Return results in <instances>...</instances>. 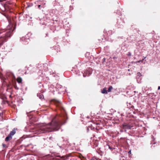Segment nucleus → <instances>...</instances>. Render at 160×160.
Masks as SVG:
<instances>
[{
    "mask_svg": "<svg viewBox=\"0 0 160 160\" xmlns=\"http://www.w3.org/2000/svg\"><path fill=\"white\" fill-rule=\"evenodd\" d=\"M51 103L54 104L57 108L59 109L62 113L65 112L61 115H57L52 120L51 122L46 124H42L38 128H36L35 133H44L47 132L58 130L61 126L66 122L67 116L65 110L61 102L56 99L51 100Z\"/></svg>",
    "mask_w": 160,
    "mask_h": 160,
    "instance_id": "nucleus-1",
    "label": "nucleus"
},
{
    "mask_svg": "<svg viewBox=\"0 0 160 160\" xmlns=\"http://www.w3.org/2000/svg\"><path fill=\"white\" fill-rule=\"evenodd\" d=\"M11 33L10 30L5 31L4 29H0V34L3 33V35L0 36V48L3 42L7 41V38L11 36Z\"/></svg>",
    "mask_w": 160,
    "mask_h": 160,
    "instance_id": "nucleus-2",
    "label": "nucleus"
},
{
    "mask_svg": "<svg viewBox=\"0 0 160 160\" xmlns=\"http://www.w3.org/2000/svg\"><path fill=\"white\" fill-rule=\"evenodd\" d=\"M122 128L126 131V129H130L132 127V125L127 123H124L122 124Z\"/></svg>",
    "mask_w": 160,
    "mask_h": 160,
    "instance_id": "nucleus-3",
    "label": "nucleus"
},
{
    "mask_svg": "<svg viewBox=\"0 0 160 160\" xmlns=\"http://www.w3.org/2000/svg\"><path fill=\"white\" fill-rule=\"evenodd\" d=\"M91 74L90 72L88 71H85L83 74L84 77H86L87 76H89Z\"/></svg>",
    "mask_w": 160,
    "mask_h": 160,
    "instance_id": "nucleus-4",
    "label": "nucleus"
},
{
    "mask_svg": "<svg viewBox=\"0 0 160 160\" xmlns=\"http://www.w3.org/2000/svg\"><path fill=\"white\" fill-rule=\"evenodd\" d=\"M15 133H16V129H15L14 128L12 131H11L10 132V133L9 135L12 137Z\"/></svg>",
    "mask_w": 160,
    "mask_h": 160,
    "instance_id": "nucleus-5",
    "label": "nucleus"
},
{
    "mask_svg": "<svg viewBox=\"0 0 160 160\" xmlns=\"http://www.w3.org/2000/svg\"><path fill=\"white\" fill-rule=\"evenodd\" d=\"M12 137L9 135L5 138V141L8 142L12 139Z\"/></svg>",
    "mask_w": 160,
    "mask_h": 160,
    "instance_id": "nucleus-6",
    "label": "nucleus"
},
{
    "mask_svg": "<svg viewBox=\"0 0 160 160\" xmlns=\"http://www.w3.org/2000/svg\"><path fill=\"white\" fill-rule=\"evenodd\" d=\"M17 81L18 83H22V79L21 77H19L17 78Z\"/></svg>",
    "mask_w": 160,
    "mask_h": 160,
    "instance_id": "nucleus-7",
    "label": "nucleus"
},
{
    "mask_svg": "<svg viewBox=\"0 0 160 160\" xmlns=\"http://www.w3.org/2000/svg\"><path fill=\"white\" fill-rule=\"evenodd\" d=\"M102 93L103 94H107L108 91L106 90V88H104L102 90Z\"/></svg>",
    "mask_w": 160,
    "mask_h": 160,
    "instance_id": "nucleus-8",
    "label": "nucleus"
},
{
    "mask_svg": "<svg viewBox=\"0 0 160 160\" xmlns=\"http://www.w3.org/2000/svg\"><path fill=\"white\" fill-rule=\"evenodd\" d=\"M112 88H112V86H109L108 88L107 91L109 92H111V90L112 89Z\"/></svg>",
    "mask_w": 160,
    "mask_h": 160,
    "instance_id": "nucleus-9",
    "label": "nucleus"
},
{
    "mask_svg": "<svg viewBox=\"0 0 160 160\" xmlns=\"http://www.w3.org/2000/svg\"><path fill=\"white\" fill-rule=\"evenodd\" d=\"M98 143L97 142H95V143H94V145H93L94 148L97 147L98 146Z\"/></svg>",
    "mask_w": 160,
    "mask_h": 160,
    "instance_id": "nucleus-10",
    "label": "nucleus"
},
{
    "mask_svg": "<svg viewBox=\"0 0 160 160\" xmlns=\"http://www.w3.org/2000/svg\"><path fill=\"white\" fill-rule=\"evenodd\" d=\"M137 75L138 76H139L140 77L141 76V73L139 72H138L137 73Z\"/></svg>",
    "mask_w": 160,
    "mask_h": 160,
    "instance_id": "nucleus-11",
    "label": "nucleus"
},
{
    "mask_svg": "<svg viewBox=\"0 0 160 160\" xmlns=\"http://www.w3.org/2000/svg\"><path fill=\"white\" fill-rule=\"evenodd\" d=\"M105 60H106V58H104L102 59V63H103V62H105Z\"/></svg>",
    "mask_w": 160,
    "mask_h": 160,
    "instance_id": "nucleus-12",
    "label": "nucleus"
},
{
    "mask_svg": "<svg viewBox=\"0 0 160 160\" xmlns=\"http://www.w3.org/2000/svg\"><path fill=\"white\" fill-rule=\"evenodd\" d=\"M142 62V61L141 60H140L138 61H137L135 62L136 63H138V62Z\"/></svg>",
    "mask_w": 160,
    "mask_h": 160,
    "instance_id": "nucleus-13",
    "label": "nucleus"
},
{
    "mask_svg": "<svg viewBox=\"0 0 160 160\" xmlns=\"http://www.w3.org/2000/svg\"><path fill=\"white\" fill-rule=\"evenodd\" d=\"M69 154L68 155V156H66V158H64V159H68V158L69 157Z\"/></svg>",
    "mask_w": 160,
    "mask_h": 160,
    "instance_id": "nucleus-14",
    "label": "nucleus"
},
{
    "mask_svg": "<svg viewBox=\"0 0 160 160\" xmlns=\"http://www.w3.org/2000/svg\"><path fill=\"white\" fill-rule=\"evenodd\" d=\"M128 56H131V53L130 52H129L128 54Z\"/></svg>",
    "mask_w": 160,
    "mask_h": 160,
    "instance_id": "nucleus-15",
    "label": "nucleus"
},
{
    "mask_svg": "<svg viewBox=\"0 0 160 160\" xmlns=\"http://www.w3.org/2000/svg\"><path fill=\"white\" fill-rule=\"evenodd\" d=\"M2 145L3 147H6V145L4 144L3 143L2 144Z\"/></svg>",
    "mask_w": 160,
    "mask_h": 160,
    "instance_id": "nucleus-16",
    "label": "nucleus"
},
{
    "mask_svg": "<svg viewBox=\"0 0 160 160\" xmlns=\"http://www.w3.org/2000/svg\"><path fill=\"white\" fill-rule=\"evenodd\" d=\"M14 87L16 89H18V88H17V87L16 86H15Z\"/></svg>",
    "mask_w": 160,
    "mask_h": 160,
    "instance_id": "nucleus-17",
    "label": "nucleus"
},
{
    "mask_svg": "<svg viewBox=\"0 0 160 160\" xmlns=\"http://www.w3.org/2000/svg\"><path fill=\"white\" fill-rule=\"evenodd\" d=\"M40 7H41V5H39L38 6V8L39 9H40Z\"/></svg>",
    "mask_w": 160,
    "mask_h": 160,
    "instance_id": "nucleus-18",
    "label": "nucleus"
},
{
    "mask_svg": "<svg viewBox=\"0 0 160 160\" xmlns=\"http://www.w3.org/2000/svg\"><path fill=\"white\" fill-rule=\"evenodd\" d=\"M160 89V86H158V89L159 90Z\"/></svg>",
    "mask_w": 160,
    "mask_h": 160,
    "instance_id": "nucleus-19",
    "label": "nucleus"
},
{
    "mask_svg": "<svg viewBox=\"0 0 160 160\" xmlns=\"http://www.w3.org/2000/svg\"><path fill=\"white\" fill-rule=\"evenodd\" d=\"M72 154V153H71V154H70L71 157H72L73 156V155Z\"/></svg>",
    "mask_w": 160,
    "mask_h": 160,
    "instance_id": "nucleus-20",
    "label": "nucleus"
},
{
    "mask_svg": "<svg viewBox=\"0 0 160 160\" xmlns=\"http://www.w3.org/2000/svg\"><path fill=\"white\" fill-rule=\"evenodd\" d=\"M128 153H131V151H129L128 152Z\"/></svg>",
    "mask_w": 160,
    "mask_h": 160,
    "instance_id": "nucleus-21",
    "label": "nucleus"
},
{
    "mask_svg": "<svg viewBox=\"0 0 160 160\" xmlns=\"http://www.w3.org/2000/svg\"><path fill=\"white\" fill-rule=\"evenodd\" d=\"M144 58L142 59V60H141L142 61V62H143V60H144Z\"/></svg>",
    "mask_w": 160,
    "mask_h": 160,
    "instance_id": "nucleus-22",
    "label": "nucleus"
},
{
    "mask_svg": "<svg viewBox=\"0 0 160 160\" xmlns=\"http://www.w3.org/2000/svg\"><path fill=\"white\" fill-rule=\"evenodd\" d=\"M42 97H43V96L42 95L40 97V98H42Z\"/></svg>",
    "mask_w": 160,
    "mask_h": 160,
    "instance_id": "nucleus-23",
    "label": "nucleus"
},
{
    "mask_svg": "<svg viewBox=\"0 0 160 160\" xmlns=\"http://www.w3.org/2000/svg\"><path fill=\"white\" fill-rule=\"evenodd\" d=\"M96 124L97 125H99V124L98 123H96Z\"/></svg>",
    "mask_w": 160,
    "mask_h": 160,
    "instance_id": "nucleus-24",
    "label": "nucleus"
},
{
    "mask_svg": "<svg viewBox=\"0 0 160 160\" xmlns=\"http://www.w3.org/2000/svg\"><path fill=\"white\" fill-rule=\"evenodd\" d=\"M35 69H36V68H33V69L34 70H35Z\"/></svg>",
    "mask_w": 160,
    "mask_h": 160,
    "instance_id": "nucleus-25",
    "label": "nucleus"
},
{
    "mask_svg": "<svg viewBox=\"0 0 160 160\" xmlns=\"http://www.w3.org/2000/svg\"><path fill=\"white\" fill-rule=\"evenodd\" d=\"M81 157H82V156H80V158H81Z\"/></svg>",
    "mask_w": 160,
    "mask_h": 160,
    "instance_id": "nucleus-26",
    "label": "nucleus"
},
{
    "mask_svg": "<svg viewBox=\"0 0 160 160\" xmlns=\"http://www.w3.org/2000/svg\"><path fill=\"white\" fill-rule=\"evenodd\" d=\"M72 159H71H71H70V160H72Z\"/></svg>",
    "mask_w": 160,
    "mask_h": 160,
    "instance_id": "nucleus-27",
    "label": "nucleus"
}]
</instances>
